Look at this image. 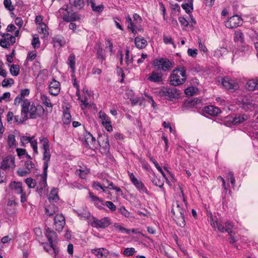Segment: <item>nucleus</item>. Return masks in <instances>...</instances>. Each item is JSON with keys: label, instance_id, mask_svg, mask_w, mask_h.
<instances>
[{"label": "nucleus", "instance_id": "nucleus-58", "mask_svg": "<svg viewBox=\"0 0 258 258\" xmlns=\"http://www.w3.org/2000/svg\"><path fill=\"white\" fill-rule=\"evenodd\" d=\"M30 93V91L28 89H25L21 90L20 91V94L19 95L20 96V97H21L23 99H24V97L25 96H27L29 95Z\"/></svg>", "mask_w": 258, "mask_h": 258}, {"label": "nucleus", "instance_id": "nucleus-19", "mask_svg": "<svg viewBox=\"0 0 258 258\" xmlns=\"http://www.w3.org/2000/svg\"><path fill=\"white\" fill-rule=\"evenodd\" d=\"M204 111L206 113L212 116H217L221 112L219 108L213 105L205 107L204 109Z\"/></svg>", "mask_w": 258, "mask_h": 258}, {"label": "nucleus", "instance_id": "nucleus-18", "mask_svg": "<svg viewBox=\"0 0 258 258\" xmlns=\"http://www.w3.org/2000/svg\"><path fill=\"white\" fill-rule=\"evenodd\" d=\"M222 85L228 90H236L237 84L235 81L228 77H225L222 79Z\"/></svg>", "mask_w": 258, "mask_h": 258}, {"label": "nucleus", "instance_id": "nucleus-36", "mask_svg": "<svg viewBox=\"0 0 258 258\" xmlns=\"http://www.w3.org/2000/svg\"><path fill=\"white\" fill-rule=\"evenodd\" d=\"M104 249V248L94 249L92 250V252L98 258H106V254L102 252Z\"/></svg>", "mask_w": 258, "mask_h": 258}, {"label": "nucleus", "instance_id": "nucleus-15", "mask_svg": "<svg viewBox=\"0 0 258 258\" xmlns=\"http://www.w3.org/2000/svg\"><path fill=\"white\" fill-rule=\"evenodd\" d=\"M15 167V158L13 156H8L5 157L1 164V168L6 170L9 168H13Z\"/></svg>", "mask_w": 258, "mask_h": 258}, {"label": "nucleus", "instance_id": "nucleus-17", "mask_svg": "<svg viewBox=\"0 0 258 258\" xmlns=\"http://www.w3.org/2000/svg\"><path fill=\"white\" fill-rule=\"evenodd\" d=\"M49 92L51 95H57L60 90L59 82L53 79L49 84Z\"/></svg>", "mask_w": 258, "mask_h": 258}, {"label": "nucleus", "instance_id": "nucleus-29", "mask_svg": "<svg viewBox=\"0 0 258 258\" xmlns=\"http://www.w3.org/2000/svg\"><path fill=\"white\" fill-rule=\"evenodd\" d=\"M87 3L88 5H90L92 10L94 12H101L103 10V6L102 5L98 6H95V0H87Z\"/></svg>", "mask_w": 258, "mask_h": 258}, {"label": "nucleus", "instance_id": "nucleus-59", "mask_svg": "<svg viewBox=\"0 0 258 258\" xmlns=\"http://www.w3.org/2000/svg\"><path fill=\"white\" fill-rule=\"evenodd\" d=\"M89 197L90 199H91V201L93 202H99L100 203H102V201L100 200L98 197L95 196L93 193L90 192L89 193Z\"/></svg>", "mask_w": 258, "mask_h": 258}, {"label": "nucleus", "instance_id": "nucleus-27", "mask_svg": "<svg viewBox=\"0 0 258 258\" xmlns=\"http://www.w3.org/2000/svg\"><path fill=\"white\" fill-rule=\"evenodd\" d=\"M234 40L235 42L243 44L244 42V35L241 31H236L234 33Z\"/></svg>", "mask_w": 258, "mask_h": 258}, {"label": "nucleus", "instance_id": "nucleus-26", "mask_svg": "<svg viewBox=\"0 0 258 258\" xmlns=\"http://www.w3.org/2000/svg\"><path fill=\"white\" fill-rule=\"evenodd\" d=\"M247 119V116L245 114H241L235 116L231 120L233 124L236 125L240 124Z\"/></svg>", "mask_w": 258, "mask_h": 258}, {"label": "nucleus", "instance_id": "nucleus-63", "mask_svg": "<svg viewBox=\"0 0 258 258\" xmlns=\"http://www.w3.org/2000/svg\"><path fill=\"white\" fill-rule=\"evenodd\" d=\"M92 186L96 190L103 189V185L101 184L98 181H94L92 183Z\"/></svg>", "mask_w": 258, "mask_h": 258}, {"label": "nucleus", "instance_id": "nucleus-25", "mask_svg": "<svg viewBox=\"0 0 258 258\" xmlns=\"http://www.w3.org/2000/svg\"><path fill=\"white\" fill-rule=\"evenodd\" d=\"M46 236L48 239L51 248H53V240L56 236V233L50 228H47L46 231Z\"/></svg>", "mask_w": 258, "mask_h": 258}, {"label": "nucleus", "instance_id": "nucleus-22", "mask_svg": "<svg viewBox=\"0 0 258 258\" xmlns=\"http://www.w3.org/2000/svg\"><path fill=\"white\" fill-rule=\"evenodd\" d=\"M52 41L55 47H61L66 44V40L61 35L55 36L52 38Z\"/></svg>", "mask_w": 258, "mask_h": 258}, {"label": "nucleus", "instance_id": "nucleus-55", "mask_svg": "<svg viewBox=\"0 0 258 258\" xmlns=\"http://www.w3.org/2000/svg\"><path fill=\"white\" fill-rule=\"evenodd\" d=\"M25 166L29 172H31V170L34 169L35 167L34 164L31 160H28L26 161L25 163Z\"/></svg>", "mask_w": 258, "mask_h": 258}, {"label": "nucleus", "instance_id": "nucleus-56", "mask_svg": "<svg viewBox=\"0 0 258 258\" xmlns=\"http://www.w3.org/2000/svg\"><path fill=\"white\" fill-rule=\"evenodd\" d=\"M31 139V137H29L27 136H22L20 138V142L21 143V146H24L25 144H28L30 143Z\"/></svg>", "mask_w": 258, "mask_h": 258}, {"label": "nucleus", "instance_id": "nucleus-35", "mask_svg": "<svg viewBox=\"0 0 258 258\" xmlns=\"http://www.w3.org/2000/svg\"><path fill=\"white\" fill-rule=\"evenodd\" d=\"M126 22L128 23L127 28L131 29L132 33L135 35L137 33V30L135 28V23L133 22L130 16L126 18Z\"/></svg>", "mask_w": 258, "mask_h": 258}, {"label": "nucleus", "instance_id": "nucleus-30", "mask_svg": "<svg viewBox=\"0 0 258 258\" xmlns=\"http://www.w3.org/2000/svg\"><path fill=\"white\" fill-rule=\"evenodd\" d=\"M246 87L249 91L258 89L257 84L256 81H254V79L249 80L246 83Z\"/></svg>", "mask_w": 258, "mask_h": 258}, {"label": "nucleus", "instance_id": "nucleus-6", "mask_svg": "<svg viewBox=\"0 0 258 258\" xmlns=\"http://www.w3.org/2000/svg\"><path fill=\"white\" fill-rule=\"evenodd\" d=\"M58 13L66 22H73L80 19V16L74 12L68 5H64L59 9Z\"/></svg>", "mask_w": 258, "mask_h": 258}, {"label": "nucleus", "instance_id": "nucleus-8", "mask_svg": "<svg viewBox=\"0 0 258 258\" xmlns=\"http://www.w3.org/2000/svg\"><path fill=\"white\" fill-rule=\"evenodd\" d=\"M130 180L136 188L141 193L147 194L148 190L144 184L138 180L133 173L128 172Z\"/></svg>", "mask_w": 258, "mask_h": 258}, {"label": "nucleus", "instance_id": "nucleus-39", "mask_svg": "<svg viewBox=\"0 0 258 258\" xmlns=\"http://www.w3.org/2000/svg\"><path fill=\"white\" fill-rule=\"evenodd\" d=\"M151 181L154 185L159 186L160 188H162L163 191H164V189L163 188L164 182L163 181L160 180L157 177L154 176L152 178Z\"/></svg>", "mask_w": 258, "mask_h": 258}, {"label": "nucleus", "instance_id": "nucleus-50", "mask_svg": "<svg viewBox=\"0 0 258 258\" xmlns=\"http://www.w3.org/2000/svg\"><path fill=\"white\" fill-rule=\"evenodd\" d=\"M2 36L3 38L10 39V45L13 44L16 42L15 36H12L9 33H4L2 35Z\"/></svg>", "mask_w": 258, "mask_h": 258}, {"label": "nucleus", "instance_id": "nucleus-13", "mask_svg": "<svg viewBox=\"0 0 258 258\" xmlns=\"http://www.w3.org/2000/svg\"><path fill=\"white\" fill-rule=\"evenodd\" d=\"M65 223V218L62 214H57L55 216L54 218V225L56 231H61L63 229Z\"/></svg>", "mask_w": 258, "mask_h": 258}, {"label": "nucleus", "instance_id": "nucleus-7", "mask_svg": "<svg viewBox=\"0 0 258 258\" xmlns=\"http://www.w3.org/2000/svg\"><path fill=\"white\" fill-rule=\"evenodd\" d=\"M43 143V149L44 150L43 160L44 161L43 165V170H47L48 164L50 159V154L48 141L46 138H43L40 140Z\"/></svg>", "mask_w": 258, "mask_h": 258}, {"label": "nucleus", "instance_id": "nucleus-60", "mask_svg": "<svg viewBox=\"0 0 258 258\" xmlns=\"http://www.w3.org/2000/svg\"><path fill=\"white\" fill-rule=\"evenodd\" d=\"M105 205L112 211H114L116 210V206L112 202L106 201L105 203Z\"/></svg>", "mask_w": 258, "mask_h": 258}, {"label": "nucleus", "instance_id": "nucleus-21", "mask_svg": "<svg viewBox=\"0 0 258 258\" xmlns=\"http://www.w3.org/2000/svg\"><path fill=\"white\" fill-rule=\"evenodd\" d=\"M47 170H43V173L42 175H41V179L38 183V187L39 188V191H41L43 189H45L47 186Z\"/></svg>", "mask_w": 258, "mask_h": 258}, {"label": "nucleus", "instance_id": "nucleus-45", "mask_svg": "<svg viewBox=\"0 0 258 258\" xmlns=\"http://www.w3.org/2000/svg\"><path fill=\"white\" fill-rule=\"evenodd\" d=\"M201 103V100L198 98H194V99H189L187 101V104L190 106H194L195 105H197Z\"/></svg>", "mask_w": 258, "mask_h": 258}, {"label": "nucleus", "instance_id": "nucleus-9", "mask_svg": "<svg viewBox=\"0 0 258 258\" xmlns=\"http://www.w3.org/2000/svg\"><path fill=\"white\" fill-rule=\"evenodd\" d=\"M111 224L110 220L108 217H104L101 219L94 218L91 222V225L96 228H105Z\"/></svg>", "mask_w": 258, "mask_h": 258}, {"label": "nucleus", "instance_id": "nucleus-49", "mask_svg": "<svg viewBox=\"0 0 258 258\" xmlns=\"http://www.w3.org/2000/svg\"><path fill=\"white\" fill-rule=\"evenodd\" d=\"M7 38H3L0 39V45L5 48H8L10 46V43Z\"/></svg>", "mask_w": 258, "mask_h": 258}, {"label": "nucleus", "instance_id": "nucleus-57", "mask_svg": "<svg viewBox=\"0 0 258 258\" xmlns=\"http://www.w3.org/2000/svg\"><path fill=\"white\" fill-rule=\"evenodd\" d=\"M163 41L165 44L170 43V44H172V45L173 46V47L174 48L175 47V44L173 42L171 37H168V36L164 35Z\"/></svg>", "mask_w": 258, "mask_h": 258}, {"label": "nucleus", "instance_id": "nucleus-4", "mask_svg": "<svg viewBox=\"0 0 258 258\" xmlns=\"http://www.w3.org/2000/svg\"><path fill=\"white\" fill-rule=\"evenodd\" d=\"M210 224L213 228L217 227L218 230L221 232H227L230 235L229 242L233 243L236 241L235 238L231 235L233 232V225L232 223L227 221L225 223V226L221 224L217 221H214L213 218L211 217L210 220Z\"/></svg>", "mask_w": 258, "mask_h": 258}, {"label": "nucleus", "instance_id": "nucleus-43", "mask_svg": "<svg viewBox=\"0 0 258 258\" xmlns=\"http://www.w3.org/2000/svg\"><path fill=\"white\" fill-rule=\"evenodd\" d=\"M114 226L116 230H118L121 233H125L128 234L130 232V229H126V228L121 226V225H119L118 223H115L114 224Z\"/></svg>", "mask_w": 258, "mask_h": 258}, {"label": "nucleus", "instance_id": "nucleus-28", "mask_svg": "<svg viewBox=\"0 0 258 258\" xmlns=\"http://www.w3.org/2000/svg\"><path fill=\"white\" fill-rule=\"evenodd\" d=\"M75 56L74 54L70 55L68 59V64L71 69L72 73L73 74L75 72Z\"/></svg>", "mask_w": 258, "mask_h": 258}, {"label": "nucleus", "instance_id": "nucleus-5", "mask_svg": "<svg viewBox=\"0 0 258 258\" xmlns=\"http://www.w3.org/2000/svg\"><path fill=\"white\" fill-rule=\"evenodd\" d=\"M153 67L160 72H169L174 66L173 61L164 57L155 59L152 63Z\"/></svg>", "mask_w": 258, "mask_h": 258}, {"label": "nucleus", "instance_id": "nucleus-40", "mask_svg": "<svg viewBox=\"0 0 258 258\" xmlns=\"http://www.w3.org/2000/svg\"><path fill=\"white\" fill-rule=\"evenodd\" d=\"M89 172V170L88 169L85 170L77 169L75 173L76 175L79 176L81 178L85 179Z\"/></svg>", "mask_w": 258, "mask_h": 258}, {"label": "nucleus", "instance_id": "nucleus-2", "mask_svg": "<svg viewBox=\"0 0 258 258\" xmlns=\"http://www.w3.org/2000/svg\"><path fill=\"white\" fill-rule=\"evenodd\" d=\"M180 190L181 192V198L183 204L179 203L178 201H176L175 205H173L171 212L174 215V219L177 224L180 227H184L185 225V216L187 214V202L183 192L180 186H179Z\"/></svg>", "mask_w": 258, "mask_h": 258}, {"label": "nucleus", "instance_id": "nucleus-42", "mask_svg": "<svg viewBox=\"0 0 258 258\" xmlns=\"http://www.w3.org/2000/svg\"><path fill=\"white\" fill-rule=\"evenodd\" d=\"M62 121L66 124H69L71 122V115L69 112H64L62 117Z\"/></svg>", "mask_w": 258, "mask_h": 258}, {"label": "nucleus", "instance_id": "nucleus-11", "mask_svg": "<svg viewBox=\"0 0 258 258\" xmlns=\"http://www.w3.org/2000/svg\"><path fill=\"white\" fill-rule=\"evenodd\" d=\"M98 116L101 119V123L108 132L112 131V126L111 122L107 114L102 111H100L98 113Z\"/></svg>", "mask_w": 258, "mask_h": 258}, {"label": "nucleus", "instance_id": "nucleus-64", "mask_svg": "<svg viewBox=\"0 0 258 258\" xmlns=\"http://www.w3.org/2000/svg\"><path fill=\"white\" fill-rule=\"evenodd\" d=\"M119 211L122 215L126 217H129L130 216V213L128 212L124 207H121L119 209Z\"/></svg>", "mask_w": 258, "mask_h": 258}, {"label": "nucleus", "instance_id": "nucleus-52", "mask_svg": "<svg viewBox=\"0 0 258 258\" xmlns=\"http://www.w3.org/2000/svg\"><path fill=\"white\" fill-rule=\"evenodd\" d=\"M4 5L6 8L10 11H13L14 10L11 0H4Z\"/></svg>", "mask_w": 258, "mask_h": 258}, {"label": "nucleus", "instance_id": "nucleus-61", "mask_svg": "<svg viewBox=\"0 0 258 258\" xmlns=\"http://www.w3.org/2000/svg\"><path fill=\"white\" fill-rule=\"evenodd\" d=\"M198 50L197 49H192L191 48H189L187 50V54L189 56L192 57H195L197 55Z\"/></svg>", "mask_w": 258, "mask_h": 258}, {"label": "nucleus", "instance_id": "nucleus-34", "mask_svg": "<svg viewBox=\"0 0 258 258\" xmlns=\"http://www.w3.org/2000/svg\"><path fill=\"white\" fill-rule=\"evenodd\" d=\"M38 32L40 34H42L44 38L47 37L49 34L47 30V26L45 23L40 24V26H39L38 28Z\"/></svg>", "mask_w": 258, "mask_h": 258}, {"label": "nucleus", "instance_id": "nucleus-33", "mask_svg": "<svg viewBox=\"0 0 258 258\" xmlns=\"http://www.w3.org/2000/svg\"><path fill=\"white\" fill-rule=\"evenodd\" d=\"M188 3H185L181 5L182 8L184 9L185 12L189 14L193 10L192 3L193 0H187Z\"/></svg>", "mask_w": 258, "mask_h": 258}, {"label": "nucleus", "instance_id": "nucleus-37", "mask_svg": "<svg viewBox=\"0 0 258 258\" xmlns=\"http://www.w3.org/2000/svg\"><path fill=\"white\" fill-rule=\"evenodd\" d=\"M40 99L42 103L47 107H52V104L51 103L50 100L47 96L44 94H41Z\"/></svg>", "mask_w": 258, "mask_h": 258}, {"label": "nucleus", "instance_id": "nucleus-62", "mask_svg": "<svg viewBox=\"0 0 258 258\" xmlns=\"http://www.w3.org/2000/svg\"><path fill=\"white\" fill-rule=\"evenodd\" d=\"M178 20L181 25L184 27H187L189 25V22L184 17H180Z\"/></svg>", "mask_w": 258, "mask_h": 258}, {"label": "nucleus", "instance_id": "nucleus-1", "mask_svg": "<svg viewBox=\"0 0 258 258\" xmlns=\"http://www.w3.org/2000/svg\"><path fill=\"white\" fill-rule=\"evenodd\" d=\"M21 107V114L24 115L23 121L28 119V113L29 114L30 118L32 119L42 117L44 114V109L42 106L35 104L34 103L31 104L28 99L24 101Z\"/></svg>", "mask_w": 258, "mask_h": 258}, {"label": "nucleus", "instance_id": "nucleus-32", "mask_svg": "<svg viewBox=\"0 0 258 258\" xmlns=\"http://www.w3.org/2000/svg\"><path fill=\"white\" fill-rule=\"evenodd\" d=\"M70 4L77 10H80L84 6L83 0H70Z\"/></svg>", "mask_w": 258, "mask_h": 258}, {"label": "nucleus", "instance_id": "nucleus-16", "mask_svg": "<svg viewBox=\"0 0 258 258\" xmlns=\"http://www.w3.org/2000/svg\"><path fill=\"white\" fill-rule=\"evenodd\" d=\"M163 95L168 96L170 99L177 98L179 95V91L174 88H165L162 90Z\"/></svg>", "mask_w": 258, "mask_h": 258}, {"label": "nucleus", "instance_id": "nucleus-51", "mask_svg": "<svg viewBox=\"0 0 258 258\" xmlns=\"http://www.w3.org/2000/svg\"><path fill=\"white\" fill-rule=\"evenodd\" d=\"M14 83V80L12 78L7 80L4 79L2 82V86L3 87H7L8 86H12Z\"/></svg>", "mask_w": 258, "mask_h": 258}, {"label": "nucleus", "instance_id": "nucleus-47", "mask_svg": "<svg viewBox=\"0 0 258 258\" xmlns=\"http://www.w3.org/2000/svg\"><path fill=\"white\" fill-rule=\"evenodd\" d=\"M16 140L14 135H10L8 137V144L9 147H12L15 145Z\"/></svg>", "mask_w": 258, "mask_h": 258}, {"label": "nucleus", "instance_id": "nucleus-10", "mask_svg": "<svg viewBox=\"0 0 258 258\" xmlns=\"http://www.w3.org/2000/svg\"><path fill=\"white\" fill-rule=\"evenodd\" d=\"M242 20L238 15H234L225 22V25L227 28L232 29L236 28L242 24Z\"/></svg>", "mask_w": 258, "mask_h": 258}, {"label": "nucleus", "instance_id": "nucleus-46", "mask_svg": "<svg viewBox=\"0 0 258 258\" xmlns=\"http://www.w3.org/2000/svg\"><path fill=\"white\" fill-rule=\"evenodd\" d=\"M34 138V137H31V139L30 142V143L31 144V146L33 148V151L35 154H38V150H37V142L36 140H33Z\"/></svg>", "mask_w": 258, "mask_h": 258}, {"label": "nucleus", "instance_id": "nucleus-14", "mask_svg": "<svg viewBox=\"0 0 258 258\" xmlns=\"http://www.w3.org/2000/svg\"><path fill=\"white\" fill-rule=\"evenodd\" d=\"M85 142L88 147L94 149L98 146V141L97 142L95 137L89 132H86L84 135Z\"/></svg>", "mask_w": 258, "mask_h": 258}, {"label": "nucleus", "instance_id": "nucleus-20", "mask_svg": "<svg viewBox=\"0 0 258 258\" xmlns=\"http://www.w3.org/2000/svg\"><path fill=\"white\" fill-rule=\"evenodd\" d=\"M98 145H99L100 148V152L103 154H107L109 152L110 145L109 144V140L107 137H106L105 139H104L102 143H100L99 141H98Z\"/></svg>", "mask_w": 258, "mask_h": 258}, {"label": "nucleus", "instance_id": "nucleus-23", "mask_svg": "<svg viewBox=\"0 0 258 258\" xmlns=\"http://www.w3.org/2000/svg\"><path fill=\"white\" fill-rule=\"evenodd\" d=\"M10 187L15 194H20L23 191L22 182H13L10 184Z\"/></svg>", "mask_w": 258, "mask_h": 258}, {"label": "nucleus", "instance_id": "nucleus-31", "mask_svg": "<svg viewBox=\"0 0 258 258\" xmlns=\"http://www.w3.org/2000/svg\"><path fill=\"white\" fill-rule=\"evenodd\" d=\"M58 199L57 189L54 188L52 189L48 195L49 201L50 202H56Z\"/></svg>", "mask_w": 258, "mask_h": 258}, {"label": "nucleus", "instance_id": "nucleus-54", "mask_svg": "<svg viewBox=\"0 0 258 258\" xmlns=\"http://www.w3.org/2000/svg\"><path fill=\"white\" fill-rule=\"evenodd\" d=\"M25 182L29 188H34L36 186V183L32 178L26 179Z\"/></svg>", "mask_w": 258, "mask_h": 258}, {"label": "nucleus", "instance_id": "nucleus-24", "mask_svg": "<svg viewBox=\"0 0 258 258\" xmlns=\"http://www.w3.org/2000/svg\"><path fill=\"white\" fill-rule=\"evenodd\" d=\"M135 44L137 48L143 49L146 46L147 42L143 37L138 36L135 39Z\"/></svg>", "mask_w": 258, "mask_h": 258}, {"label": "nucleus", "instance_id": "nucleus-3", "mask_svg": "<svg viewBox=\"0 0 258 258\" xmlns=\"http://www.w3.org/2000/svg\"><path fill=\"white\" fill-rule=\"evenodd\" d=\"M186 80V70L184 67L174 69L170 76V83L174 86L183 84Z\"/></svg>", "mask_w": 258, "mask_h": 258}, {"label": "nucleus", "instance_id": "nucleus-38", "mask_svg": "<svg viewBox=\"0 0 258 258\" xmlns=\"http://www.w3.org/2000/svg\"><path fill=\"white\" fill-rule=\"evenodd\" d=\"M56 209L53 205H50L45 208V214L48 216H52L57 211Z\"/></svg>", "mask_w": 258, "mask_h": 258}, {"label": "nucleus", "instance_id": "nucleus-44", "mask_svg": "<svg viewBox=\"0 0 258 258\" xmlns=\"http://www.w3.org/2000/svg\"><path fill=\"white\" fill-rule=\"evenodd\" d=\"M31 44L34 48H38L40 46V42L37 34L33 36Z\"/></svg>", "mask_w": 258, "mask_h": 258}, {"label": "nucleus", "instance_id": "nucleus-41", "mask_svg": "<svg viewBox=\"0 0 258 258\" xmlns=\"http://www.w3.org/2000/svg\"><path fill=\"white\" fill-rule=\"evenodd\" d=\"M20 67L17 64H12L10 69V72L13 76H17L19 75Z\"/></svg>", "mask_w": 258, "mask_h": 258}, {"label": "nucleus", "instance_id": "nucleus-12", "mask_svg": "<svg viewBox=\"0 0 258 258\" xmlns=\"http://www.w3.org/2000/svg\"><path fill=\"white\" fill-rule=\"evenodd\" d=\"M147 80L151 82L160 84L163 81V74L161 72L154 71L148 75Z\"/></svg>", "mask_w": 258, "mask_h": 258}, {"label": "nucleus", "instance_id": "nucleus-48", "mask_svg": "<svg viewBox=\"0 0 258 258\" xmlns=\"http://www.w3.org/2000/svg\"><path fill=\"white\" fill-rule=\"evenodd\" d=\"M135 252V249L134 248L131 247L125 248L124 250L123 253L125 256H129L134 255Z\"/></svg>", "mask_w": 258, "mask_h": 258}, {"label": "nucleus", "instance_id": "nucleus-53", "mask_svg": "<svg viewBox=\"0 0 258 258\" xmlns=\"http://www.w3.org/2000/svg\"><path fill=\"white\" fill-rule=\"evenodd\" d=\"M97 58L99 59L101 62L105 59L104 56V51L102 48H99L97 52Z\"/></svg>", "mask_w": 258, "mask_h": 258}]
</instances>
